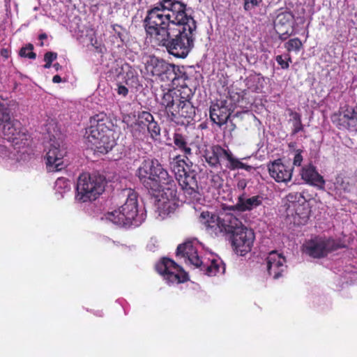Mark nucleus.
<instances>
[{"label":"nucleus","instance_id":"f257e3e1","mask_svg":"<svg viewBox=\"0 0 357 357\" xmlns=\"http://www.w3.org/2000/svg\"><path fill=\"white\" fill-rule=\"evenodd\" d=\"M186 7L178 0H159L143 20L147 38L179 59L188 56L195 40L197 22Z\"/></svg>","mask_w":357,"mask_h":357},{"label":"nucleus","instance_id":"f03ea898","mask_svg":"<svg viewBox=\"0 0 357 357\" xmlns=\"http://www.w3.org/2000/svg\"><path fill=\"white\" fill-rule=\"evenodd\" d=\"M11 143L14 149H20L29 145V135L22 129L17 120H8L0 123V157L17 162L16 154L10 151L4 142Z\"/></svg>","mask_w":357,"mask_h":357},{"label":"nucleus","instance_id":"7ed1b4c3","mask_svg":"<svg viewBox=\"0 0 357 357\" xmlns=\"http://www.w3.org/2000/svg\"><path fill=\"white\" fill-rule=\"evenodd\" d=\"M174 160L172 169L185 196L190 201L197 199L199 191L196 171L192 169V166L190 167L179 155L175 157Z\"/></svg>","mask_w":357,"mask_h":357},{"label":"nucleus","instance_id":"20e7f679","mask_svg":"<svg viewBox=\"0 0 357 357\" xmlns=\"http://www.w3.org/2000/svg\"><path fill=\"white\" fill-rule=\"evenodd\" d=\"M167 171L155 158H145L135 172L140 183L148 190H156L160 180H165Z\"/></svg>","mask_w":357,"mask_h":357},{"label":"nucleus","instance_id":"39448f33","mask_svg":"<svg viewBox=\"0 0 357 357\" xmlns=\"http://www.w3.org/2000/svg\"><path fill=\"white\" fill-rule=\"evenodd\" d=\"M127 199L118 210L107 214V218L114 224L122 226L138 225L137 195L131 189L128 190Z\"/></svg>","mask_w":357,"mask_h":357},{"label":"nucleus","instance_id":"423d86ee","mask_svg":"<svg viewBox=\"0 0 357 357\" xmlns=\"http://www.w3.org/2000/svg\"><path fill=\"white\" fill-rule=\"evenodd\" d=\"M76 189L82 202L96 200L105 190V178L100 175L82 173L78 178Z\"/></svg>","mask_w":357,"mask_h":357},{"label":"nucleus","instance_id":"0eeeda50","mask_svg":"<svg viewBox=\"0 0 357 357\" xmlns=\"http://www.w3.org/2000/svg\"><path fill=\"white\" fill-rule=\"evenodd\" d=\"M176 256L185 258L191 264L200 270L208 276H214L220 273L222 269L225 271V267L222 266V262L218 260H213L210 265H206L202 261L197 254L196 248L190 241L180 244L176 249Z\"/></svg>","mask_w":357,"mask_h":357},{"label":"nucleus","instance_id":"6e6552de","mask_svg":"<svg viewBox=\"0 0 357 357\" xmlns=\"http://www.w3.org/2000/svg\"><path fill=\"white\" fill-rule=\"evenodd\" d=\"M241 96L236 93L232 96L229 93V98L218 100L210 107L209 115L211 120L219 127L225 125L234 112L236 103L239 102Z\"/></svg>","mask_w":357,"mask_h":357},{"label":"nucleus","instance_id":"1a4fd4ad","mask_svg":"<svg viewBox=\"0 0 357 357\" xmlns=\"http://www.w3.org/2000/svg\"><path fill=\"white\" fill-rule=\"evenodd\" d=\"M331 119L339 130H356L357 129V105H345L333 113Z\"/></svg>","mask_w":357,"mask_h":357},{"label":"nucleus","instance_id":"9d476101","mask_svg":"<svg viewBox=\"0 0 357 357\" xmlns=\"http://www.w3.org/2000/svg\"><path fill=\"white\" fill-rule=\"evenodd\" d=\"M158 272L170 283H183L188 280L183 268L169 258H163L156 266Z\"/></svg>","mask_w":357,"mask_h":357},{"label":"nucleus","instance_id":"9b49d317","mask_svg":"<svg viewBox=\"0 0 357 357\" xmlns=\"http://www.w3.org/2000/svg\"><path fill=\"white\" fill-rule=\"evenodd\" d=\"M339 248L336 242L331 238H316L310 240L303 245L304 252L313 258L326 257L328 253Z\"/></svg>","mask_w":357,"mask_h":357},{"label":"nucleus","instance_id":"f8f14e48","mask_svg":"<svg viewBox=\"0 0 357 357\" xmlns=\"http://www.w3.org/2000/svg\"><path fill=\"white\" fill-rule=\"evenodd\" d=\"M255 233L251 229L243 226L231 236V245L234 251L241 256L249 252L255 240Z\"/></svg>","mask_w":357,"mask_h":357},{"label":"nucleus","instance_id":"ddd939ff","mask_svg":"<svg viewBox=\"0 0 357 357\" xmlns=\"http://www.w3.org/2000/svg\"><path fill=\"white\" fill-rule=\"evenodd\" d=\"M158 79L162 82H170L172 86H178L183 85L188 76L183 66L167 62Z\"/></svg>","mask_w":357,"mask_h":357},{"label":"nucleus","instance_id":"4468645a","mask_svg":"<svg viewBox=\"0 0 357 357\" xmlns=\"http://www.w3.org/2000/svg\"><path fill=\"white\" fill-rule=\"evenodd\" d=\"M114 124L110 116L104 112L96 114L90 119V126L86 130L88 135L96 136L102 132L113 134Z\"/></svg>","mask_w":357,"mask_h":357},{"label":"nucleus","instance_id":"2eb2a0df","mask_svg":"<svg viewBox=\"0 0 357 357\" xmlns=\"http://www.w3.org/2000/svg\"><path fill=\"white\" fill-rule=\"evenodd\" d=\"M66 151L61 149L59 144H51L46 153V168L49 172H56L65 168L63 157Z\"/></svg>","mask_w":357,"mask_h":357},{"label":"nucleus","instance_id":"dca6fc26","mask_svg":"<svg viewBox=\"0 0 357 357\" xmlns=\"http://www.w3.org/2000/svg\"><path fill=\"white\" fill-rule=\"evenodd\" d=\"M267 167L270 176L277 183H287L291 180L294 167L283 163L282 159L270 162Z\"/></svg>","mask_w":357,"mask_h":357},{"label":"nucleus","instance_id":"f3484780","mask_svg":"<svg viewBox=\"0 0 357 357\" xmlns=\"http://www.w3.org/2000/svg\"><path fill=\"white\" fill-rule=\"evenodd\" d=\"M88 142L90 148L95 152L105 154L112 149L116 145L114 134L100 133L93 136L88 135Z\"/></svg>","mask_w":357,"mask_h":357},{"label":"nucleus","instance_id":"a211bd4d","mask_svg":"<svg viewBox=\"0 0 357 357\" xmlns=\"http://www.w3.org/2000/svg\"><path fill=\"white\" fill-rule=\"evenodd\" d=\"M195 116V107L191 101L176 102L174 110L172 112L169 119L176 124H185L192 120Z\"/></svg>","mask_w":357,"mask_h":357},{"label":"nucleus","instance_id":"6ab92c4d","mask_svg":"<svg viewBox=\"0 0 357 357\" xmlns=\"http://www.w3.org/2000/svg\"><path fill=\"white\" fill-rule=\"evenodd\" d=\"M233 210L229 207H223L219 212L220 233L232 235L244 226L238 218L229 212Z\"/></svg>","mask_w":357,"mask_h":357},{"label":"nucleus","instance_id":"aec40b11","mask_svg":"<svg viewBox=\"0 0 357 357\" xmlns=\"http://www.w3.org/2000/svg\"><path fill=\"white\" fill-rule=\"evenodd\" d=\"M294 15L285 11L278 15L275 22V29L281 40H287L293 33Z\"/></svg>","mask_w":357,"mask_h":357},{"label":"nucleus","instance_id":"412c9836","mask_svg":"<svg viewBox=\"0 0 357 357\" xmlns=\"http://www.w3.org/2000/svg\"><path fill=\"white\" fill-rule=\"evenodd\" d=\"M285 263L286 259L281 254L276 251L271 252L266 258V268L269 275L274 279L281 277L287 268Z\"/></svg>","mask_w":357,"mask_h":357},{"label":"nucleus","instance_id":"4be33fe9","mask_svg":"<svg viewBox=\"0 0 357 357\" xmlns=\"http://www.w3.org/2000/svg\"><path fill=\"white\" fill-rule=\"evenodd\" d=\"M287 213L288 217H292L294 225H304L307 222L310 210L307 201H305L304 204L293 206L291 210H287Z\"/></svg>","mask_w":357,"mask_h":357},{"label":"nucleus","instance_id":"5701e85b","mask_svg":"<svg viewBox=\"0 0 357 357\" xmlns=\"http://www.w3.org/2000/svg\"><path fill=\"white\" fill-rule=\"evenodd\" d=\"M199 220L208 233L215 236L220 234L219 214L216 215L209 211H203L200 215Z\"/></svg>","mask_w":357,"mask_h":357},{"label":"nucleus","instance_id":"b1692460","mask_svg":"<svg viewBox=\"0 0 357 357\" xmlns=\"http://www.w3.org/2000/svg\"><path fill=\"white\" fill-rule=\"evenodd\" d=\"M165 180H160V186L158 190H153V192H162V195L167 198L168 200H174L177 196V187L176 181L174 180L173 177L171 176L168 172L166 173V176H165Z\"/></svg>","mask_w":357,"mask_h":357},{"label":"nucleus","instance_id":"393cba45","mask_svg":"<svg viewBox=\"0 0 357 357\" xmlns=\"http://www.w3.org/2000/svg\"><path fill=\"white\" fill-rule=\"evenodd\" d=\"M262 203V199L260 196L256 195L250 198H246L244 194L238 196L237 202L235 205L229 206V209L244 212L251 211L254 208L260 206Z\"/></svg>","mask_w":357,"mask_h":357},{"label":"nucleus","instance_id":"a878e982","mask_svg":"<svg viewBox=\"0 0 357 357\" xmlns=\"http://www.w3.org/2000/svg\"><path fill=\"white\" fill-rule=\"evenodd\" d=\"M301 178L305 183L315 186H322L325 181L316 169V167L312 164H308L302 167L301 171Z\"/></svg>","mask_w":357,"mask_h":357},{"label":"nucleus","instance_id":"bb28decb","mask_svg":"<svg viewBox=\"0 0 357 357\" xmlns=\"http://www.w3.org/2000/svg\"><path fill=\"white\" fill-rule=\"evenodd\" d=\"M153 120V116L149 112L142 111L138 113L137 119L131 126L132 135L139 137L141 133L144 134L149 124Z\"/></svg>","mask_w":357,"mask_h":357},{"label":"nucleus","instance_id":"cd10ccee","mask_svg":"<svg viewBox=\"0 0 357 357\" xmlns=\"http://www.w3.org/2000/svg\"><path fill=\"white\" fill-rule=\"evenodd\" d=\"M119 75L122 76L124 83L129 87L138 89L142 86L137 70L130 64L122 65Z\"/></svg>","mask_w":357,"mask_h":357},{"label":"nucleus","instance_id":"c85d7f7f","mask_svg":"<svg viewBox=\"0 0 357 357\" xmlns=\"http://www.w3.org/2000/svg\"><path fill=\"white\" fill-rule=\"evenodd\" d=\"M330 189L336 197H344L345 195L350 192L351 190L349 178L342 174H338Z\"/></svg>","mask_w":357,"mask_h":357},{"label":"nucleus","instance_id":"c756f323","mask_svg":"<svg viewBox=\"0 0 357 357\" xmlns=\"http://www.w3.org/2000/svg\"><path fill=\"white\" fill-rule=\"evenodd\" d=\"M225 153L226 149L220 145H215L204 151V157L211 167L218 168L221 166L220 160L224 158Z\"/></svg>","mask_w":357,"mask_h":357},{"label":"nucleus","instance_id":"7c9ffc66","mask_svg":"<svg viewBox=\"0 0 357 357\" xmlns=\"http://www.w3.org/2000/svg\"><path fill=\"white\" fill-rule=\"evenodd\" d=\"M173 141L175 146L183 152L186 158L192 155V149L189 146L188 137L185 130L176 129L173 134Z\"/></svg>","mask_w":357,"mask_h":357},{"label":"nucleus","instance_id":"2f4dec72","mask_svg":"<svg viewBox=\"0 0 357 357\" xmlns=\"http://www.w3.org/2000/svg\"><path fill=\"white\" fill-rule=\"evenodd\" d=\"M158 103L165 109L168 118H170L172 112L174 110L176 105V95L175 89H167L166 91H163L160 100H158Z\"/></svg>","mask_w":357,"mask_h":357},{"label":"nucleus","instance_id":"473e14b6","mask_svg":"<svg viewBox=\"0 0 357 357\" xmlns=\"http://www.w3.org/2000/svg\"><path fill=\"white\" fill-rule=\"evenodd\" d=\"M167 61L155 56H151L146 61L145 69L153 77H159Z\"/></svg>","mask_w":357,"mask_h":357},{"label":"nucleus","instance_id":"72a5a7b5","mask_svg":"<svg viewBox=\"0 0 357 357\" xmlns=\"http://www.w3.org/2000/svg\"><path fill=\"white\" fill-rule=\"evenodd\" d=\"M224 158L227 160V164L225 165L226 168L231 171L242 169L250 172L254 169L251 165L245 164L236 158L229 150H226Z\"/></svg>","mask_w":357,"mask_h":357},{"label":"nucleus","instance_id":"f704fd0d","mask_svg":"<svg viewBox=\"0 0 357 357\" xmlns=\"http://www.w3.org/2000/svg\"><path fill=\"white\" fill-rule=\"evenodd\" d=\"M175 87L176 88L174 89L176 95V102H181V100L183 102L191 101V99L193 97V93L191 89L188 86L186 80H184L183 85H178Z\"/></svg>","mask_w":357,"mask_h":357},{"label":"nucleus","instance_id":"c9c22d12","mask_svg":"<svg viewBox=\"0 0 357 357\" xmlns=\"http://www.w3.org/2000/svg\"><path fill=\"white\" fill-rule=\"evenodd\" d=\"M288 112L290 116L289 122L292 123L293 126L291 135H295L298 132L303 131L304 126L302 123L301 115L291 109H289Z\"/></svg>","mask_w":357,"mask_h":357},{"label":"nucleus","instance_id":"e433bc0d","mask_svg":"<svg viewBox=\"0 0 357 357\" xmlns=\"http://www.w3.org/2000/svg\"><path fill=\"white\" fill-rule=\"evenodd\" d=\"M287 200V210H291L293 206L298 205V204H304L306 201L305 197L301 192H291L286 196Z\"/></svg>","mask_w":357,"mask_h":357},{"label":"nucleus","instance_id":"4c0bfd02","mask_svg":"<svg viewBox=\"0 0 357 357\" xmlns=\"http://www.w3.org/2000/svg\"><path fill=\"white\" fill-rule=\"evenodd\" d=\"M284 47L288 52L295 51L299 52L303 47V43L298 38L290 39L284 44Z\"/></svg>","mask_w":357,"mask_h":357},{"label":"nucleus","instance_id":"58836bf2","mask_svg":"<svg viewBox=\"0 0 357 357\" xmlns=\"http://www.w3.org/2000/svg\"><path fill=\"white\" fill-rule=\"evenodd\" d=\"M33 45L31 43H29L20 49L19 55L22 57L35 59L36 58V54L33 52Z\"/></svg>","mask_w":357,"mask_h":357},{"label":"nucleus","instance_id":"ea45409f","mask_svg":"<svg viewBox=\"0 0 357 357\" xmlns=\"http://www.w3.org/2000/svg\"><path fill=\"white\" fill-rule=\"evenodd\" d=\"M275 61L280 66L282 69H287L289 67V63H291V58L289 54L284 55H278L275 57Z\"/></svg>","mask_w":357,"mask_h":357},{"label":"nucleus","instance_id":"a19ab883","mask_svg":"<svg viewBox=\"0 0 357 357\" xmlns=\"http://www.w3.org/2000/svg\"><path fill=\"white\" fill-rule=\"evenodd\" d=\"M150 133L151 138L157 139L160 135V128L158 123L153 119L146 129Z\"/></svg>","mask_w":357,"mask_h":357},{"label":"nucleus","instance_id":"79ce46f5","mask_svg":"<svg viewBox=\"0 0 357 357\" xmlns=\"http://www.w3.org/2000/svg\"><path fill=\"white\" fill-rule=\"evenodd\" d=\"M10 119L9 109L3 103L0 102V123Z\"/></svg>","mask_w":357,"mask_h":357},{"label":"nucleus","instance_id":"37998d69","mask_svg":"<svg viewBox=\"0 0 357 357\" xmlns=\"http://www.w3.org/2000/svg\"><path fill=\"white\" fill-rule=\"evenodd\" d=\"M303 151L301 149L296 150L295 155L293 160V165L296 167H300L303 162V156L301 155Z\"/></svg>","mask_w":357,"mask_h":357},{"label":"nucleus","instance_id":"c03bdc74","mask_svg":"<svg viewBox=\"0 0 357 357\" xmlns=\"http://www.w3.org/2000/svg\"><path fill=\"white\" fill-rule=\"evenodd\" d=\"M261 1V0H248L244 3L243 8L245 11H250L253 8L259 6Z\"/></svg>","mask_w":357,"mask_h":357},{"label":"nucleus","instance_id":"a18cd8bd","mask_svg":"<svg viewBox=\"0 0 357 357\" xmlns=\"http://www.w3.org/2000/svg\"><path fill=\"white\" fill-rule=\"evenodd\" d=\"M116 92L119 96L126 97L128 94V89L126 86L123 85L122 84H118Z\"/></svg>","mask_w":357,"mask_h":357},{"label":"nucleus","instance_id":"49530a36","mask_svg":"<svg viewBox=\"0 0 357 357\" xmlns=\"http://www.w3.org/2000/svg\"><path fill=\"white\" fill-rule=\"evenodd\" d=\"M57 58V53L54 52H47L44 55V61L52 63Z\"/></svg>","mask_w":357,"mask_h":357},{"label":"nucleus","instance_id":"de8ad7c7","mask_svg":"<svg viewBox=\"0 0 357 357\" xmlns=\"http://www.w3.org/2000/svg\"><path fill=\"white\" fill-rule=\"evenodd\" d=\"M56 186L63 185V188H69V181L63 177L58 178L56 181Z\"/></svg>","mask_w":357,"mask_h":357},{"label":"nucleus","instance_id":"09e8293b","mask_svg":"<svg viewBox=\"0 0 357 357\" xmlns=\"http://www.w3.org/2000/svg\"><path fill=\"white\" fill-rule=\"evenodd\" d=\"M211 181L214 182L215 184H218V185H220L222 179L218 174H215V175L212 176Z\"/></svg>","mask_w":357,"mask_h":357},{"label":"nucleus","instance_id":"8fccbe9b","mask_svg":"<svg viewBox=\"0 0 357 357\" xmlns=\"http://www.w3.org/2000/svg\"><path fill=\"white\" fill-rule=\"evenodd\" d=\"M112 28H113V30L115 31V33L118 35V36L119 38L121 37V33L118 31V29H121V26H119V25H117V24H114L112 26Z\"/></svg>","mask_w":357,"mask_h":357},{"label":"nucleus","instance_id":"3c124183","mask_svg":"<svg viewBox=\"0 0 357 357\" xmlns=\"http://www.w3.org/2000/svg\"><path fill=\"white\" fill-rule=\"evenodd\" d=\"M62 79H61V77L60 75H56L53 77L52 78V82L54 83H60L61 82Z\"/></svg>","mask_w":357,"mask_h":357},{"label":"nucleus","instance_id":"603ef678","mask_svg":"<svg viewBox=\"0 0 357 357\" xmlns=\"http://www.w3.org/2000/svg\"><path fill=\"white\" fill-rule=\"evenodd\" d=\"M1 56L7 58L8 56V51L6 49H2L1 51Z\"/></svg>","mask_w":357,"mask_h":357},{"label":"nucleus","instance_id":"864d4df0","mask_svg":"<svg viewBox=\"0 0 357 357\" xmlns=\"http://www.w3.org/2000/svg\"><path fill=\"white\" fill-rule=\"evenodd\" d=\"M38 38H39V40H45V39H47V35L45 33H40V34L38 36Z\"/></svg>","mask_w":357,"mask_h":357},{"label":"nucleus","instance_id":"5fc2aeb1","mask_svg":"<svg viewBox=\"0 0 357 357\" xmlns=\"http://www.w3.org/2000/svg\"><path fill=\"white\" fill-rule=\"evenodd\" d=\"M53 67L54 68V69L58 71L59 70L61 69V66L59 63H55L54 65H53Z\"/></svg>","mask_w":357,"mask_h":357},{"label":"nucleus","instance_id":"6e6d98bb","mask_svg":"<svg viewBox=\"0 0 357 357\" xmlns=\"http://www.w3.org/2000/svg\"><path fill=\"white\" fill-rule=\"evenodd\" d=\"M246 184L244 181H240L238 183V188H244L245 187Z\"/></svg>","mask_w":357,"mask_h":357},{"label":"nucleus","instance_id":"4d7b16f0","mask_svg":"<svg viewBox=\"0 0 357 357\" xmlns=\"http://www.w3.org/2000/svg\"><path fill=\"white\" fill-rule=\"evenodd\" d=\"M45 64L44 65L45 68H50L52 66V63L49 61H45Z\"/></svg>","mask_w":357,"mask_h":357},{"label":"nucleus","instance_id":"13d9d810","mask_svg":"<svg viewBox=\"0 0 357 357\" xmlns=\"http://www.w3.org/2000/svg\"><path fill=\"white\" fill-rule=\"evenodd\" d=\"M213 260H214V259H213ZM202 261L204 264H206V265H210V264H211V262L212 261V260H211L210 262H209V261H207V263H206V262L203 261L202 260Z\"/></svg>","mask_w":357,"mask_h":357},{"label":"nucleus","instance_id":"bf43d9fd","mask_svg":"<svg viewBox=\"0 0 357 357\" xmlns=\"http://www.w3.org/2000/svg\"><path fill=\"white\" fill-rule=\"evenodd\" d=\"M40 46H41V47H42V46H43V41L40 43Z\"/></svg>","mask_w":357,"mask_h":357},{"label":"nucleus","instance_id":"052dcab7","mask_svg":"<svg viewBox=\"0 0 357 357\" xmlns=\"http://www.w3.org/2000/svg\"><path fill=\"white\" fill-rule=\"evenodd\" d=\"M243 1H244V3H245V2H247L248 0H243Z\"/></svg>","mask_w":357,"mask_h":357}]
</instances>
